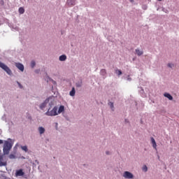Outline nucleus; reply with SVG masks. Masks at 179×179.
Segmentation results:
<instances>
[{"label": "nucleus", "instance_id": "nucleus-8", "mask_svg": "<svg viewBox=\"0 0 179 179\" xmlns=\"http://www.w3.org/2000/svg\"><path fill=\"white\" fill-rule=\"evenodd\" d=\"M76 3V0H67V5L69 6H74Z\"/></svg>", "mask_w": 179, "mask_h": 179}, {"label": "nucleus", "instance_id": "nucleus-18", "mask_svg": "<svg viewBox=\"0 0 179 179\" xmlns=\"http://www.w3.org/2000/svg\"><path fill=\"white\" fill-rule=\"evenodd\" d=\"M115 73L120 76V75H122V71H121V70H116Z\"/></svg>", "mask_w": 179, "mask_h": 179}, {"label": "nucleus", "instance_id": "nucleus-15", "mask_svg": "<svg viewBox=\"0 0 179 179\" xmlns=\"http://www.w3.org/2000/svg\"><path fill=\"white\" fill-rule=\"evenodd\" d=\"M66 59V55H62L59 57V61H65Z\"/></svg>", "mask_w": 179, "mask_h": 179}, {"label": "nucleus", "instance_id": "nucleus-31", "mask_svg": "<svg viewBox=\"0 0 179 179\" xmlns=\"http://www.w3.org/2000/svg\"><path fill=\"white\" fill-rule=\"evenodd\" d=\"M125 122H128V120H125Z\"/></svg>", "mask_w": 179, "mask_h": 179}, {"label": "nucleus", "instance_id": "nucleus-14", "mask_svg": "<svg viewBox=\"0 0 179 179\" xmlns=\"http://www.w3.org/2000/svg\"><path fill=\"white\" fill-rule=\"evenodd\" d=\"M164 96V97H166L167 99H169V100H173V96L169 93H165Z\"/></svg>", "mask_w": 179, "mask_h": 179}, {"label": "nucleus", "instance_id": "nucleus-6", "mask_svg": "<svg viewBox=\"0 0 179 179\" xmlns=\"http://www.w3.org/2000/svg\"><path fill=\"white\" fill-rule=\"evenodd\" d=\"M15 176L16 177H22L24 176V172H23V169H19L16 171Z\"/></svg>", "mask_w": 179, "mask_h": 179}, {"label": "nucleus", "instance_id": "nucleus-33", "mask_svg": "<svg viewBox=\"0 0 179 179\" xmlns=\"http://www.w3.org/2000/svg\"><path fill=\"white\" fill-rule=\"evenodd\" d=\"M1 150H0V155H1Z\"/></svg>", "mask_w": 179, "mask_h": 179}, {"label": "nucleus", "instance_id": "nucleus-29", "mask_svg": "<svg viewBox=\"0 0 179 179\" xmlns=\"http://www.w3.org/2000/svg\"><path fill=\"white\" fill-rule=\"evenodd\" d=\"M2 143H3V141L0 140V145H2Z\"/></svg>", "mask_w": 179, "mask_h": 179}, {"label": "nucleus", "instance_id": "nucleus-5", "mask_svg": "<svg viewBox=\"0 0 179 179\" xmlns=\"http://www.w3.org/2000/svg\"><path fill=\"white\" fill-rule=\"evenodd\" d=\"M49 101H50V99H45V101L40 106L41 110H44V108H45V107H46L47 104L49 103Z\"/></svg>", "mask_w": 179, "mask_h": 179}, {"label": "nucleus", "instance_id": "nucleus-25", "mask_svg": "<svg viewBox=\"0 0 179 179\" xmlns=\"http://www.w3.org/2000/svg\"><path fill=\"white\" fill-rule=\"evenodd\" d=\"M6 166V164L5 162H2V161H0V166Z\"/></svg>", "mask_w": 179, "mask_h": 179}, {"label": "nucleus", "instance_id": "nucleus-13", "mask_svg": "<svg viewBox=\"0 0 179 179\" xmlns=\"http://www.w3.org/2000/svg\"><path fill=\"white\" fill-rule=\"evenodd\" d=\"M136 53L137 54V55H138V57H141V55H143V51L140 50L139 49H136Z\"/></svg>", "mask_w": 179, "mask_h": 179}, {"label": "nucleus", "instance_id": "nucleus-20", "mask_svg": "<svg viewBox=\"0 0 179 179\" xmlns=\"http://www.w3.org/2000/svg\"><path fill=\"white\" fill-rule=\"evenodd\" d=\"M106 69L101 70V74H102L103 76H106Z\"/></svg>", "mask_w": 179, "mask_h": 179}, {"label": "nucleus", "instance_id": "nucleus-27", "mask_svg": "<svg viewBox=\"0 0 179 179\" xmlns=\"http://www.w3.org/2000/svg\"><path fill=\"white\" fill-rule=\"evenodd\" d=\"M17 83L20 89H23V86L20 85V83L17 82Z\"/></svg>", "mask_w": 179, "mask_h": 179}, {"label": "nucleus", "instance_id": "nucleus-21", "mask_svg": "<svg viewBox=\"0 0 179 179\" xmlns=\"http://www.w3.org/2000/svg\"><path fill=\"white\" fill-rule=\"evenodd\" d=\"M34 66H36V62L35 61H32L31 62V67L34 68Z\"/></svg>", "mask_w": 179, "mask_h": 179}, {"label": "nucleus", "instance_id": "nucleus-16", "mask_svg": "<svg viewBox=\"0 0 179 179\" xmlns=\"http://www.w3.org/2000/svg\"><path fill=\"white\" fill-rule=\"evenodd\" d=\"M18 10L20 15H23V13H24V8H23L22 7H20Z\"/></svg>", "mask_w": 179, "mask_h": 179}, {"label": "nucleus", "instance_id": "nucleus-30", "mask_svg": "<svg viewBox=\"0 0 179 179\" xmlns=\"http://www.w3.org/2000/svg\"><path fill=\"white\" fill-rule=\"evenodd\" d=\"M106 155H110V152H108V151H106Z\"/></svg>", "mask_w": 179, "mask_h": 179}, {"label": "nucleus", "instance_id": "nucleus-17", "mask_svg": "<svg viewBox=\"0 0 179 179\" xmlns=\"http://www.w3.org/2000/svg\"><path fill=\"white\" fill-rule=\"evenodd\" d=\"M108 106H110L111 110H113V111H114V103H113V102H109V103H108Z\"/></svg>", "mask_w": 179, "mask_h": 179}, {"label": "nucleus", "instance_id": "nucleus-28", "mask_svg": "<svg viewBox=\"0 0 179 179\" xmlns=\"http://www.w3.org/2000/svg\"><path fill=\"white\" fill-rule=\"evenodd\" d=\"M3 160V156L0 154V162H2Z\"/></svg>", "mask_w": 179, "mask_h": 179}, {"label": "nucleus", "instance_id": "nucleus-22", "mask_svg": "<svg viewBox=\"0 0 179 179\" xmlns=\"http://www.w3.org/2000/svg\"><path fill=\"white\" fill-rule=\"evenodd\" d=\"M76 85L77 87H82V81L77 83Z\"/></svg>", "mask_w": 179, "mask_h": 179}, {"label": "nucleus", "instance_id": "nucleus-1", "mask_svg": "<svg viewBox=\"0 0 179 179\" xmlns=\"http://www.w3.org/2000/svg\"><path fill=\"white\" fill-rule=\"evenodd\" d=\"M13 146V143H12V140L10 138H9L8 141H6L4 142L3 148V155H9L10 149H12Z\"/></svg>", "mask_w": 179, "mask_h": 179}, {"label": "nucleus", "instance_id": "nucleus-12", "mask_svg": "<svg viewBox=\"0 0 179 179\" xmlns=\"http://www.w3.org/2000/svg\"><path fill=\"white\" fill-rule=\"evenodd\" d=\"M76 93V91L75 90V87H73L71 91L69 92L70 96H71V97H73V96H75Z\"/></svg>", "mask_w": 179, "mask_h": 179}, {"label": "nucleus", "instance_id": "nucleus-9", "mask_svg": "<svg viewBox=\"0 0 179 179\" xmlns=\"http://www.w3.org/2000/svg\"><path fill=\"white\" fill-rule=\"evenodd\" d=\"M151 143L152 145V148H154L155 150H157V144H156V141L153 138V137L151 138Z\"/></svg>", "mask_w": 179, "mask_h": 179}, {"label": "nucleus", "instance_id": "nucleus-24", "mask_svg": "<svg viewBox=\"0 0 179 179\" xmlns=\"http://www.w3.org/2000/svg\"><path fill=\"white\" fill-rule=\"evenodd\" d=\"M143 171H148V166H146V165H145V166L143 167Z\"/></svg>", "mask_w": 179, "mask_h": 179}, {"label": "nucleus", "instance_id": "nucleus-7", "mask_svg": "<svg viewBox=\"0 0 179 179\" xmlns=\"http://www.w3.org/2000/svg\"><path fill=\"white\" fill-rule=\"evenodd\" d=\"M15 66L20 69V71H21V72H23V71H24V66H23V64H20V63H17L15 64Z\"/></svg>", "mask_w": 179, "mask_h": 179}, {"label": "nucleus", "instance_id": "nucleus-3", "mask_svg": "<svg viewBox=\"0 0 179 179\" xmlns=\"http://www.w3.org/2000/svg\"><path fill=\"white\" fill-rule=\"evenodd\" d=\"M0 68L3 69V71H5V72H6V73H8V75H12V71L10 70V69H9V67H8V66H6L5 64L2 63L1 62H0Z\"/></svg>", "mask_w": 179, "mask_h": 179}, {"label": "nucleus", "instance_id": "nucleus-11", "mask_svg": "<svg viewBox=\"0 0 179 179\" xmlns=\"http://www.w3.org/2000/svg\"><path fill=\"white\" fill-rule=\"evenodd\" d=\"M38 131L41 135H43V134H44L45 132V129H44V127H40L38 128Z\"/></svg>", "mask_w": 179, "mask_h": 179}, {"label": "nucleus", "instance_id": "nucleus-26", "mask_svg": "<svg viewBox=\"0 0 179 179\" xmlns=\"http://www.w3.org/2000/svg\"><path fill=\"white\" fill-rule=\"evenodd\" d=\"M168 66H169V68H173V66H174V64H171V63H169V64H168Z\"/></svg>", "mask_w": 179, "mask_h": 179}, {"label": "nucleus", "instance_id": "nucleus-32", "mask_svg": "<svg viewBox=\"0 0 179 179\" xmlns=\"http://www.w3.org/2000/svg\"><path fill=\"white\" fill-rule=\"evenodd\" d=\"M130 2H134V0H130Z\"/></svg>", "mask_w": 179, "mask_h": 179}, {"label": "nucleus", "instance_id": "nucleus-2", "mask_svg": "<svg viewBox=\"0 0 179 179\" xmlns=\"http://www.w3.org/2000/svg\"><path fill=\"white\" fill-rule=\"evenodd\" d=\"M57 111H58V108L57 106H55L51 110H50V108H49L48 111L45 113V115H48L49 117L58 115Z\"/></svg>", "mask_w": 179, "mask_h": 179}, {"label": "nucleus", "instance_id": "nucleus-23", "mask_svg": "<svg viewBox=\"0 0 179 179\" xmlns=\"http://www.w3.org/2000/svg\"><path fill=\"white\" fill-rule=\"evenodd\" d=\"M15 157H16V156H15V155H13V154H10L9 155V159H15Z\"/></svg>", "mask_w": 179, "mask_h": 179}, {"label": "nucleus", "instance_id": "nucleus-19", "mask_svg": "<svg viewBox=\"0 0 179 179\" xmlns=\"http://www.w3.org/2000/svg\"><path fill=\"white\" fill-rule=\"evenodd\" d=\"M21 149H22V150H24V152H27V150H28L27 146H26V145L22 146V147H21Z\"/></svg>", "mask_w": 179, "mask_h": 179}, {"label": "nucleus", "instance_id": "nucleus-10", "mask_svg": "<svg viewBox=\"0 0 179 179\" xmlns=\"http://www.w3.org/2000/svg\"><path fill=\"white\" fill-rule=\"evenodd\" d=\"M64 110H65V106H59V108L57 114H61V113H63V111H64Z\"/></svg>", "mask_w": 179, "mask_h": 179}, {"label": "nucleus", "instance_id": "nucleus-4", "mask_svg": "<svg viewBox=\"0 0 179 179\" xmlns=\"http://www.w3.org/2000/svg\"><path fill=\"white\" fill-rule=\"evenodd\" d=\"M123 177L124 178L131 179L134 178V175L129 171H124V173H123Z\"/></svg>", "mask_w": 179, "mask_h": 179}, {"label": "nucleus", "instance_id": "nucleus-34", "mask_svg": "<svg viewBox=\"0 0 179 179\" xmlns=\"http://www.w3.org/2000/svg\"><path fill=\"white\" fill-rule=\"evenodd\" d=\"M158 1H162V0H158Z\"/></svg>", "mask_w": 179, "mask_h": 179}]
</instances>
